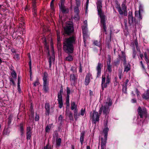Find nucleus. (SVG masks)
I'll list each match as a JSON object with an SVG mask.
<instances>
[{
  "label": "nucleus",
  "instance_id": "obj_1",
  "mask_svg": "<svg viewBox=\"0 0 149 149\" xmlns=\"http://www.w3.org/2000/svg\"><path fill=\"white\" fill-rule=\"evenodd\" d=\"M76 39L75 35L64 39L63 43V49L65 52L68 53L73 52L74 50L73 45L75 43Z\"/></svg>",
  "mask_w": 149,
  "mask_h": 149
},
{
  "label": "nucleus",
  "instance_id": "obj_2",
  "mask_svg": "<svg viewBox=\"0 0 149 149\" xmlns=\"http://www.w3.org/2000/svg\"><path fill=\"white\" fill-rule=\"evenodd\" d=\"M97 8L98 11V14L99 15L100 18V22L102 29H104L105 34H107V27L105 23L106 16L104 15L102 12V1L101 0H99L97 3Z\"/></svg>",
  "mask_w": 149,
  "mask_h": 149
},
{
  "label": "nucleus",
  "instance_id": "obj_3",
  "mask_svg": "<svg viewBox=\"0 0 149 149\" xmlns=\"http://www.w3.org/2000/svg\"><path fill=\"white\" fill-rule=\"evenodd\" d=\"M112 100L109 97H108L107 99L104 102L105 105L100 108L99 111V114L101 115L102 112L103 114L106 116L108 115L110 111V109L109 107L112 104Z\"/></svg>",
  "mask_w": 149,
  "mask_h": 149
},
{
  "label": "nucleus",
  "instance_id": "obj_4",
  "mask_svg": "<svg viewBox=\"0 0 149 149\" xmlns=\"http://www.w3.org/2000/svg\"><path fill=\"white\" fill-rule=\"evenodd\" d=\"M48 79V74L45 72L44 73L42 79L43 81V89L45 93H47L49 91Z\"/></svg>",
  "mask_w": 149,
  "mask_h": 149
},
{
  "label": "nucleus",
  "instance_id": "obj_5",
  "mask_svg": "<svg viewBox=\"0 0 149 149\" xmlns=\"http://www.w3.org/2000/svg\"><path fill=\"white\" fill-rule=\"evenodd\" d=\"M109 130V128L106 127L103 130V132L104 134V139L101 138V149H105L106 146L107 140L108 135V132Z\"/></svg>",
  "mask_w": 149,
  "mask_h": 149
},
{
  "label": "nucleus",
  "instance_id": "obj_6",
  "mask_svg": "<svg viewBox=\"0 0 149 149\" xmlns=\"http://www.w3.org/2000/svg\"><path fill=\"white\" fill-rule=\"evenodd\" d=\"M119 58L123 61V64L124 66V72H128L130 70V65L129 64H127V63L125 53L122 52L121 56L120 57L119 55Z\"/></svg>",
  "mask_w": 149,
  "mask_h": 149
},
{
  "label": "nucleus",
  "instance_id": "obj_7",
  "mask_svg": "<svg viewBox=\"0 0 149 149\" xmlns=\"http://www.w3.org/2000/svg\"><path fill=\"white\" fill-rule=\"evenodd\" d=\"M106 82L105 83L106 77L104 76H102L101 83V86L102 90H104V88H107V86L109 84L111 79V77L109 74H107V75L106 77Z\"/></svg>",
  "mask_w": 149,
  "mask_h": 149
},
{
  "label": "nucleus",
  "instance_id": "obj_8",
  "mask_svg": "<svg viewBox=\"0 0 149 149\" xmlns=\"http://www.w3.org/2000/svg\"><path fill=\"white\" fill-rule=\"evenodd\" d=\"M138 113L140 116V117L143 118L144 117L146 118L147 117L148 112L146 108L145 107L141 108L139 107L137 109Z\"/></svg>",
  "mask_w": 149,
  "mask_h": 149
},
{
  "label": "nucleus",
  "instance_id": "obj_9",
  "mask_svg": "<svg viewBox=\"0 0 149 149\" xmlns=\"http://www.w3.org/2000/svg\"><path fill=\"white\" fill-rule=\"evenodd\" d=\"M63 92V88L62 85L60 88V90L59 92H58L57 96L58 99L57 100L58 103L59 104V108H62L63 105V98L62 93Z\"/></svg>",
  "mask_w": 149,
  "mask_h": 149
},
{
  "label": "nucleus",
  "instance_id": "obj_10",
  "mask_svg": "<svg viewBox=\"0 0 149 149\" xmlns=\"http://www.w3.org/2000/svg\"><path fill=\"white\" fill-rule=\"evenodd\" d=\"M64 29L65 33L68 35L73 32L74 31L73 28L71 24H67Z\"/></svg>",
  "mask_w": 149,
  "mask_h": 149
},
{
  "label": "nucleus",
  "instance_id": "obj_11",
  "mask_svg": "<svg viewBox=\"0 0 149 149\" xmlns=\"http://www.w3.org/2000/svg\"><path fill=\"white\" fill-rule=\"evenodd\" d=\"M100 115H99L97 112H96L93 111L92 117L93 121L95 123H96V122L98 121L99 120L100 116Z\"/></svg>",
  "mask_w": 149,
  "mask_h": 149
},
{
  "label": "nucleus",
  "instance_id": "obj_12",
  "mask_svg": "<svg viewBox=\"0 0 149 149\" xmlns=\"http://www.w3.org/2000/svg\"><path fill=\"white\" fill-rule=\"evenodd\" d=\"M103 66V64L100 62L98 63L96 68L97 71V77H99L101 73V69Z\"/></svg>",
  "mask_w": 149,
  "mask_h": 149
},
{
  "label": "nucleus",
  "instance_id": "obj_13",
  "mask_svg": "<svg viewBox=\"0 0 149 149\" xmlns=\"http://www.w3.org/2000/svg\"><path fill=\"white\" fill-rule=\"evenodd\" d=\"M76 6L74 7V13H79V7L80 6V0H75Z\"/></svg>",
  "mask_w": 149,
  "mask_h": 149
},
{
  "label": "nucleus",
  "instance_id": "obj_14",
  "mask_svg": "<svg viewBox=\"0 0 149 149\" xmlns=\"http://www.w3.org/2000/svg\"><path fill=\"white\" fill-rule=\"evenodd\" d=\"M128 22L130 25L133 24V22H135V19L132 16V11H129L128 13Z\"/></svg>",
  "mask_w": 149,
  "mask_h": 149
},
{
  "label": "nucleus",
  "instance_id": "obj_15",
  "mask_svg": "<svg viewBox=\"0 0 149 149\" xmlns=\"http://www.w3.org/2000/svg\"><path fill=\"white\" fill-rule=\"evenodd\" d=\"M66 104L67 106H69V95L70 93V90L69 87H67L66 89Z\"/></svg>",
  "mask_w": 149,
  "mask_h": 149
},
{
  "label": "nucleus",
  "instance_id": "obj_16",
  "mask_svg": "<svg viewBox=\"0 0 149 149\" xmlns=\"http://www.w3.org/2000/svg\"><path fill=\"white\" fill-rule=\"evenodd\" d=\"M82 30L83 31L84 41L85 43L86 41V38L87 37V28L86 27L84 26H82Z\"/></svg>",
  "mask_w": 149,
  "mask_h": 149
},
{
  "label": "nucleus",
  "instance_id": "obj_17",
  "mask_svg": "<svg viewBox=\"0 0 149 149\" xmlns=\"http://www.w3.org/2000/svg\"><path fill=\"white\" fill-rule=\"evenodd\" d=\"M92 77L91 74L90 72L87 73L85 78L84 84L86 86L88 85L90 82V78Z\"/></svg>",
  "mask_w": 149,
  "mask_h": 149
},
{
  "label": "nucleus",
  "instance_id": "obj_18",
  "mask_svg": "<svg viewBox=\"0 0 149 149\" xmlns=\"http://www.w3.org/2000/svg\"><path fill=\"white\" fill-rule=\"evenodd\" d=\"M31 130V128L29 126L27 127L26 134V139L27 140L30 139L32 134Z\"/></svg>",
  "mask_w": 149,
  "mask_h": 149
},
{
  "label": "nucleus",
  "instance_id": "obj_19",
  "mask_svg": "<svg viewBox=\"0 0 149 149\" xmlns=\"http://www.w3.org/2000/svg\"><path fill=\"white\" fill-rule=\"evenodd\" d=\"M77 77L74 74H70V80L71 83L74 84L76 82Z\"/></svg>",
  "mask_w": 149,
  "mask_h": 149
},
{
  "label": "nucleus",
  "instance_id": "obj_20",
  "mask_svg": "<svg viewBox=\"0 0 149 149\" xmlns=\"http://www.w3.org/2000/svg\"><path fill=\"white\" fill-rule=\"evenodd\" d=\"M116 8L118 9L119 14L120 15H122L124 14L125 16H127V10L123 11H122L121 9V8L120 6H118L116 7Z\"/></svg>",
  "mask_w": 149,
  "mask_h": 149
},
{
  "label": "nucleus",
  "instance_id": "obj_21",
  "mask_svg": "<svg viewBox=\"0 0 149 149\" xmlns=\"http://www.w3.org/2000/svg\"><path fill=\"white\" fill-rule=\"evenodd\" d=\"M59 6L60 9L63 13H68L69 11V10L68 8H66L64 5H60V4L59 3Z\"/></svg>",
  "mask_w": 149,
  "mask_h": 149
},
{
  "label": "nucleus",
  "instance_id": "obj_22",
  "mask_svg": "<svg viewBox=\"0 0 149 149\" xmlns=\"http://www.w3.org/2000/svg\"><path fill=\"white\" fill-rule=\"evenodd\" d=\"M50 105L48 103H46L45 104V108L46 110V115H49L50 112Z\"/></svg>",
  "mask_w": 149,
  "mask_h": 149
},
{
  "label": "nucleus",
  "instance_id": "obj_23",
  "mask_svg": "<svg viewBox=\"0 0 149 149\" xmlns=\"http://www.w3.org/2000/svg\"><path fill=\"white\" fill-rule=\"evenodd\" d=\"M142 97L145 99H149V89L147 90L142 95Z\"/></svg>",
  "mask_w": 149,
  "mask_h": 149
},
{
  "label": "nucleus",
  "instance_id": "obj_24",
  "mask_svg": "<svg viewBox=\"0 0 149 149\" xmlns=\"http://www.w3.org/2000/svg\"><path fill=\"white\" fill-rule=\"evenodd\" d=\"M74 117L76 120H77L78 118L80 115L79 113H77V109H75L74 111Z\"/></svg>",
  "mask_w": 149,
  "mask_h": 149
},
{
  "label": "nucleus",
  "instance_id": "obj_25",
  "mask_svg": "<svg viewBox=\"0 0 149 149\" xmlns=\"http://www.w3.org/2000/svg\"><path fill=\"white\" fill-rule=\"evenodd\" d=\"M66 114L69 117L70 120H73V115L72 113L70 111H66Z\"/></svg>",
  "mask_w": 149,
  "mask_h": 149
},
{
  "label": "nucleus",
  "instance_id": "obj_26",
  "mask_svg": "<svg viewBox=\"0 0 149 149\" xmlns=\"http://www.w3.org/2000/svg\"><path fill=\"white\" fill-rule=\"evenodd\" d=\"M61 142V139L60 138H58V137L56 138V146L59 147L60 145Z\"/></svg>",
  "mask_w": 149,
  "mask_h": 149
},
{
  "label": "nucleus",
  "instance_id": "obj_27",
  "mask_svg": "<svg viewBox=\"0 0 149 149\" xmlns=\"http://www.w3.org/2000/svg\"><path fill=\"white\" fill-rule=\"evenodd\" d=\"M85 135V133L84 132H82L81 133L80 137V141L81 143V145H82L83 142L84 141V136Z\"/></svg>",
  "mask_w": 149,
  "mask_h": 149
},
{
  "label": "nucleus",
  "instance_id": "obj_28",
  "mask_svg": "<svg viewBox=\"0 0 149 149\" xmlns=\"http://www.w3.org/2000/svg\"><path fill=\"white\" fill-rule=\"evenodd\" d=\"M135 14V16L139 19H142V16L140 12L139 11L138 13L136 11Z\"/></svg>",
  "mask_w": 149,
  "mask_h": 149
},
{
  "label": "nucleus",
  "instance_id": "obj_29",
  "mask_svg": "<svg viewBox=\"0 0 149 149\" xmlns=\"http://www.w3.org/2000/svg\"><path fill=\"white\" fill-rule=\"evenodd\" d=\"M110 61H109V63L108 62L107 63V69L109 72L110 73L111 72V66L110 65Z\"/></svg>",
  "mask_w": 149,
  "mask_h": 149
},
{
  "label": "nucleus",
  "instance_id": "obj_30",
  "mask_svg": "<svg viewBox=\"0 0 149 149\" xmlns=\"http://www.w3.org/2000/svg\"><path fill=\"white\" fill-rule=\"evenodd\" d=\"M10 131L8 128L5 129L3 132V133L4 135H8L10 133Z\"/></svg>",
  "mask_w": 149,
  "mask_h": 149
},
{
  "label": "nucleus",
  "instance_id": "obj_31",
  "mask_svg": "<svg viewBox=\"0 0 149 149\" xmlns=\"http://www.w3.org/2000/svg\"><path fill=\"white\" fill-rule=\"evenodd\" d=\"M55 59L52 57L50 56L49 59V68H50L52 65V60L53 61H54Z\"/></svg>",
  "mask_w": 149,
  "mask_h": 149
},
{
  "label": "nucleus",
  "instance_id": "obj_32",
  "mask_svg": "<svg viewBox=\"0 0 149 149\" xmlns=\"http://www.w3.org/2000/svg\"><path fill=\"white\" fill-rule=\"evenodd\" d=\"M77 106L75 104L74 102H72L71 104V109L73 110L74 109H76Z\"/></svg>",
  "mask_w": 149,
  "mask_h": 149
},
{
  "label": "nucleus",
  "instance_id": "obj_33",
  "mask_svg": "<svg viewBox=\"0 0 149 149\" xmlns=\"http://www.w3.org/2000/svg\"><path fill=\"white\" fill-rule=\"evenodd\" d=\"M79 13H74V19L75 20L78 21L79 20Z\"/></svg>",
  "mask_w": 149,
  "mask_h": 149
},
{
  "label": "nucleus",
  "instance_id": "obj_34",
  "mask_svg": "<svg viewBox=\"0 0 149 149\" xmlns=\"http://www.w3.org/2000/svg\"><path fill=\"white\" fill-rule=\"evenodd\" d=\"M121 9L123 11H125L127 10V7L125 4L123 3L122 4Z\"/></svg>",
  "mask_w": 149,
  "mask_h": 149
},
{
  "label": "nucleus",
  "instance_id": "obj_35",
  "mask_svg": "<svg viewBox=\"0 0 149 149\" xmlns=\"http://www.w3.org/2000/svg\"><path fill=\"white\" fill-rule=\"evenodd\" d=\"M73 60L72 56L71 55H69L65 58V60L68 61H71Z\"/></svg>",
  "mask_w": 149,
  "mask_h": 149
},
{
  "label": "nucleus",
  "instance_id": "obj_36",
  "mask_svg": "<svg viewBox=\"0 0 149 149\" xmlns=\"http://www.w3.org/2000/svg\"><path fill=\"white\" fill-rule=\"evenodd\" d=\"M11 75L12 76V77H13V78L15 79H16L17 74L16 73V72H15V71L14 70H13L12 71V72L11 73Z\"/></svg>",
  "mask_w": 149,
  "mask_h": 149
},
{
  "label": "nucleus",
  "instance_id": "obj_37",
  "mask_svg": "<svg viewBox=\"0 0 149 149\" xmlns=\"http://www.w3.org/2000/svg\"><path fill=\"white\" fill-rule=\"evenodd\" d=\"M93 43L95 45L97 46H100V42L97 40L94 41L93 42Z\"/></svg>",
  "mask_w": 149,
  "mask_h": 149
},
{
  "label": "nucleus",
  "instance_id": "obj_38",
  "mask_svg": "<svg viewBox=\"0 0 149 149\" xmlns=\"http://www.w3.org/2000/svg\"><path fill=\"white\" fill-rule=\"evenodd\" d=\"M51 128V126L50 125H47L45 129V130L46 132H49Z\"/></svg>",
  "mask_w": 149,
  "mask_h": 149
},
{
  "label": "nucleus",
  "instance_id": "obj_39",
  "mask_svg": "<svg viewBox=\"0 0 149 149\" xmlns=\"http://www.w3.org/2000/svg\"><path fill=\"white\" fill-rule=\"evenodd\" d=\"M19 130L20 132L24 131V129L23 128V125L22 123H20L19 125Z\"/></svg>",
  "mask_w": 149,
  "mask_h": 149
},
{
  "label": "nucleus",
  "instance_id": "obj_40",
  "mask_svg": "<svg viewBox=\"0 0 149 149\" xmlns=\"http://www.w3.org/2000/svg\"><path fill=\"white\" fill-rule=\"evenodd\" d=\"M53 147H52L51 145H47L45 146L44 149H53Z\"/></svg>",
  "mask_w": 149,
  "mask_h": 149
},
{
  "label": "nucleus",
  "instance_id": "obj_41",
  "mask_svg": "<svg viewBox=\"0 0 149 149\" xmlns=\"http://www.w3.org/2000/svg\"><path fill=\"white\" fill-rule=\"evenodd\" d=\"M39 82L38 80H36L33 83V86L34 87H35L36 86H37L39 85Z\"/></svg>",
  "mask_w": 149,
  "mask_h": 149
},
{
  "label": "nucleus",
  "instance_id": "obj_42",
  "mask_svg": "<svg viewBox=\"0 0 149 149\" xmlns=\"http://www.w3.org/2000/svg\"><path fill=\"white\" fill-rule=\"evenodd\" d=\"M86 112L85 109H82L81 110V113L80 115H81L82 116H83Z\"/></svg>",
  "mask_w": 149,
  "mask_h": 149
},
{
  "label": "nucleus",
  "instance_id": "obj_43",
  "mask_svg": "<svg viewBox=\"0 0 149 149\" xmlns=\"http://www.w3.org/2000/svg\"><path fill=\"white\" fill-rule=\"evenodd\" d=\"M63 119V117L61 115H60L58 118V120L59 122L61 123Z\"/></svg>",
  "mask_w": 149,
  "mask_h": 149
},
{
  "label": "nucleus",
  "instance_id": "obj_44",
  "mask_svg": "<svg viewBox=\"0 0 149 149\" xmlns=\"http://www.w3.org/2000/svg\"><path fill=\"white\" fill-rule=\"evenodd\" d=\"M10 81L12 83V84L13 85H15V83L14 81L12 78H10Z\"/></svg>",
  "mask_w": 149,
  "mask_h": 149
},
{
  "label": "nucleus",
  "instance_id": "obj_45",
  "mask_svg": "<svg viewBox=\"0 0 149 149\" xmlns=\"http://www.w3.org/2000/svg\"><path fill=\"white\" fill-rule=\"evenodd\" d=\"M136 55V52L135 48H134L133 49V58H134L135 57Z\"/></svg>",
  "mask_w": 149,
  "mask_h": 149
},
{
  "label": "nucleus",
  "instance_id": "obj_46",
  "mask_svg": "<svg viewBox=\"0 0 149 149\" xmlns=\"http://www.w3.org/2000/svg\"><path fill=\"white\" fill-rule=\"evenodd\" d=\"M120 60L119 59L117 60L114 61V63L115 65H118L120 63Z\"/></svg>",
  "mask_w": 149,
  "mask_h": 149
},
{
  "label": "nucleus",
  "instance_id": "obj_47",
  "mask_svg": "<svg viewBox=\"0 0 149 149\" xmlns=\"http://www.w3.org/2000/svg\"><path fill=\"white\" fill-rule=\"evenodd\" d=\"M50 7L53 10L54 9V2L51 1L50 3Z\"/></svg>",
  "mask_w": 149,
  "mask_h": 149
},
{
  "label": "nucleus",
  "instance_id": "obj_48",
  "mask_svg": "<svg viewBox=\"0 0 149 149\" xmlns=\"http://www.w3.org/2000/svg\"><path fill=\"white\" fill-rule=\"evenodd\" d=\"M29 66L30 68V72H31V60L29 62Z\"/></svg>",
  "mask_w": 149,
  "mask_h": 149
},
{
  "label": "nucleus",
  "instance_id": "obj_49",
  "mask_svg": "<svg viewBox=\"0 0 149 149\" xmlns=\"http://www.w3.org/2000/svg\"><path fill=\"white\" fill-rule=\"evenodd\" d=\"M129 81V80L128 79H127L125 81V90L126 91V89L127 87V84L128 83Z\"/></svg>",
  "mask_w": 149,
  "mask_h": 149
},
{
  "label": "nucleus",
  "instance_id": "obj_50",
  "mask_svg": "<svg viewBox=\"0 0 149 149\" xmlns=\"http://www.w3.org/2000/svg\"><path fill=\"white\" fill-rule=\"evenodd\" d=\"M44 44L45 45V46L46 47V48H48V46L47 45V42L46 41V40L45 38L44 39Z\"/></svg>",
  "mask_w": 149,
  "mask_h": 149
},
{
  "label": "nucleus",
  "instance_id": "obj_51",
  "mask_svg": "<svg viewBox=\"0 0 149 149\" xmlns=\"http://www.w3.org/2000/svg\"><path fill=\"white\" fill-rule=\"evenodd\" d=\"M65 0H60V5H64Z\"/></svg>",
  "mask_w": 149,
  "mask_h": 149
},
{
  "label": "nucleus",
  "instance_id": "obj_52",
  "mask_svg": "<svg viewBox=\"0 0 149 149\" xmlns=\"http://www.w3.org/2000/svg\"><path fill=\"white\" fill-rule=\"evenodd\" d=\"M144 56L145 58V61H146L147 62L148 61V58L147 55L146 53L144 54Z\"/></svg>",
  "mask_w": 149,
  "mask_h": 149
},
{
  "label": "nucleus",
  "instance_id": "obj_53",
  "mask_svg": "<svg viewBox=\"0 0 149 149\" xmlns=\"http://www.w3.org/2000/svg\"><path fill=\"white\" fill-rule=\"evenodd\" d=\"M39 119V116L38 115H36L35 118V120L36 121H38V120Z\"/></svg>",
  "mask_w": 149,
  "mask_h": 149
},
{
  "label": "nucleus",
  "instance_id": "obj_54",
  "mask_svg": "<svg viewBox=\"0 0 149 149\" xmlns=\"http://www.w3.org/2000/svg\"><path fill=\"white\" fill-rule=\"evenodd\" d=\"M30 111L31 112V113L33 115L34 114V111L33 109V107H32L31 106V107Z\"/></svg>",
  "mask_w": 149,
  "mask_h": 149
},
{
  "label": "nucleus",
  "instance_id": "obj_55",
  "mask_svg": "<svg viewBox=\"0 0 149 149\" xmlns=\"http://www.w3.org/2000/svg\"><path fill=\"white\" fill-rule=\"evenodd\" d=\"M82 66H81V64H80V66H79V72H82Z\"/></svg>",
  "mask_w": 149,
  "mask_h": 149
},
{
  "label": "nucleus",
  "instance_id": "obj_56",
  "mask_svg": "<svg viewBox=\"0 0 149 149\" xmlns=\"http://www.w3.org/2000/svg\"><path fill=\"white\" fill-rule=\"evenodd\" d=\"M75 68L73 66L72 67L71 70V71H72L73 72H74V71H75Z\"/></svg>",
  "mask_w": 149,
  "mask_h": 149
},
{
  "label": "nucleus",
  "instance_id": "obj_57",
  "mask_svg": "<svg viewBox=\"0 0 149 149\" xmlns=\"http://www.w3.org/2000/svg\"><path fill=\"white\" fill-rule=\"evenodd\" d=\"M84 26L86 27H87V21L85 20L84 22Z\"/></svg>",
  "mask_w": 149,
  "mask_h": 149
},
{
  "label": "nucleus",
  "instance_id": "obj_58",
  "mask_svg": "<svg viewBox=\"0 0 149 149\" xmlns=\"http://www.w3.org/2000/svg\"><path fill=\"white\" fill-rule=\"evenodd\" d=\"M118 76H119V78L120 79H121V77L122 76V73L121 72L119 73Z\"/></svg>",
  "mask_w": 149,
  "mask_h": 149
},
{
  "label": "nucleus",
  "instance_id": "obj_59",
  "mask_svg": "<svg viewBox=\"0 0 149 149\" xmlns=\"http://www.w3.org/2000/svg\"><path fill=\"white\" fill-rule=\"evenodd\" d=\"M15 57H16L17 59H19V55L18 54H15Z\"/></svg>",
  "mask_w": 149,
  "mask_h": 149
},
{
  "label": "nucleus",
  "instance_id": "obj_60",
  "mask_svg": "<svg viewBox=\"0 0 149 149\" xmlns=\"http://www.w3.org/2000/svg\"><path fill=\"white\" fill-rule=\"evenodd\" d=\"M19 76H18V87H19Z\"/></svg>",
  "mask_w": 149,
  "mask_h": 149
},
{
  "label": "nucleus",
  "instance_id": "obj_61",
  "mask_svg": "<svg viewBox=\"0 0 149 149\" xmlns=\"http://www.w3.org/2000/svg\"><path fill=\"white\" fill-rule=\"evenodd\" d=\"M140 63H141V65H142V68H143V69H144V68H145L144 66V65H143V64L142 61H140Z\"/></svg>",
  "mask_w": 149,
  "mask_h": 149
},
{
  "label": "nucleus",
  "instance_id": "obj_62",
  "mask_svg": "<svg viewBox=\"0 0 149 149\" xmlns=\"http://www.w3.org/2000/svg\"><path fill=\"white\" fill-rule=\"evenodd\" d=\"M136 93L137 96H138L139 95V91H138L137 88L136 89Z\"/></svg>",
  "mask_w": 149,
  "mask_h": 149
},
{
  "label": "nucleus",
  "instance_id": "obj_63",
  "mask_svg": "<svg viewBox=\"0 0 149 149\" xmlns=\"http://www.w3.org/2000/svg\"><path fill=\"white\" fill-rule=\"evenodd\" d=\"M135 46H136V47H138V42H137V41H135Z\"/></svg>",
  "mask_w": 149,
  "mask_h": 149
},
{
  "label": "nucleus",
  "instance_id": "obj_64",
  "mask_svg": "<svg viewBox=\"0 0 149 149\" xmlns=\"http://www.w3.org/2000/svg\"><path fill=\"white\" fill-rule=\"evenodd\" d=\"M132 102L133 103H135L136 102V100L135 99H133L132 100Z\"/></svg>",
  "mask_w": 149,
  "mask_h": 149
}]
</instances>
